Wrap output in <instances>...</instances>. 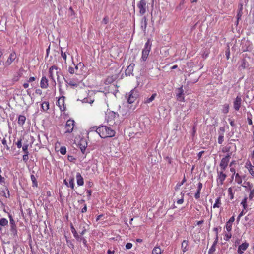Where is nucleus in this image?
I'll use <instances>...</instances> for the list:
<instances>
[{
    "label": "nucleus",
    "instance_id": "a211bd4d",
    "mask_svg": "<svg viewBox=\"0 0 254 254\" xmlns=\"http://www.w3.org/2000/svg\"><path fill=\"white\" fill-rule=\"evenodd\" d=\"M182 87L179 88L177 90V98L178 101H183L184 99Z\"/></svg>",
    "mask_w": 254,
    "mask_h": 254
},
{
    "label": "nucleus",
    "instance_id": "f704fd0d",
    "mask_svg": "<svg viewBox=\"0 0 254 254\" xmlns=\"http://www.w3.org/2000/svg\"><path fill=\"white\" fill-rule=\"evenodd\" d=\"M235 181L239 184H241L242 182V179L238 173L235 175Z\"/></svg>",
    "mask_w": 254,
    "mask_h": 254
},
{
    "label": "nucleus",
    "instance_id": "2eb2a0df",
    "mask_svg": "<svg viewBox=\"0 0 254 254\" xmlns=\"http://www.w3.org/2000/svg\"><path fill=\"white\" fill-rule=\"evenodd\" d=\"M242 99L241 97L237 96L234 102V108L236 111H239L241 105Z\"/></svg>",
    "mask_w": 254,
    "mask_h": 254
},
{
    "label": "nucleus",
    "instance_id": "5fc2aeb1",
    "mask_svg": "<svg viewBox=\"0 0 254 254\" xmlns=\"http://www.w3.org/2000/svg\"><path fill=\"white\" fill-rule=\"evenodd\" d=\"M36 78L35 77H30L28 80H27V82L29 83L32 82L34 81H35Z\"/></svg>",
    "mask_w": 254,
    "mask_h": 254
},
{
    "label": "nucleus",
    "instance_id": "f257e3e1",
    "mask_svg": "<svg viewBox=\"0 0 254 254\" xmlns=\"http://www.w3.org/2000/svg\"><path fill=\"white\" fill-rule=\"evenodd\" d=\"M96 132L102 138L113 137L116 134V131L111 127L107 126L99 127L96 128Z\"/></svg>",
    "mask_w": 254,
    "mask_h": 254
},
{
    "label": "nucleus",
    "instance_id": "052dcab7",
    "mask_svg": "<svg viewBox=\"0 0 254 254\" xmlns=\"http://www.w3.org/2000/svg\"><path fill=\"white\" fill-rule=\"evenodd\" d=\"M184 202V199L183 198H181L180 199H178L177 201V203L178 204H182Z\"/></svg>",
    "mask_w": 254,
    "mask_h": 254
},
{
    "label": "nucleus",
    "instance_id": "412c9836",
    "mask_svg": "<svg viewBox=\"0 0 254 254\" xmlns=\"http://www.w3.org/2000/svg\"><path fill=\"white\" fill-rule=\"evenodd\" d=\"M246 167L249 170L250 173L252 175L254 176V166H252L250 161H248L246 163Z\"/></svg>",
    "mask_w": 254,
    "mask_h": 254
},
{
    "label": "nucleus",
    "instance_id": "c03bdc74",
    "mask_svg": "<svg viewBox=\"0 0 254 254\" xmlns=\"http://www.w3.org/2000/svg\"><path fill=\"white\" fill-rule=\"evenodd\" d=\"M79 228L81 230V231L80 232V233L81 234V235H83L86 232V229L85 226H82V225H81L79 226Z\"/></svg>",
    "mask_w": 254,
    "mask_h": 254
},
{
    "label": "nucleus",
    "instance_id": "79ce46f5",
    "mask_svg": "<svg viewBox=\"0 0 254 254\" xmlns=\"http://www.w3.org/2000/svg\"><path fill=\"white\" fill-rule=\"evenodd\" d=\"M60 152L61 154L65 155L66 153V148L64 146H62L61 147L60 149Z\"/></svg>",
    "mask_w": 254,
    "mask_h": 254
},
{
    "label": "nucleus",
    "instance_id": "49530a36",
    "mask_svg": "<svg viewBox=\"0 0 254 254\" xmlns=\"http://www.w3.org/2000/svg\"><path fill=\"white\" fill-rule=\"evenodd\" d=\"M17 147L18 148H20L22 146V139L20 138L18 140L17 142L16 143Z\"/></svg>",
    "mask_w": 254,
    "mask_h": 254
},
{
    "label": "nucleus",
    "instance_id": "680f3d73",
    "mask_svg": "<svg viewBox=\"0 0 254 254\" xmlns=\"http://www.w3.org/2000/svg\"><path fill=\"white\" fill-rule=\"evenodd\" d=\"M234 220H235V216H233L232 217H231L230 218V219L228 221V222L232 224V223L234 221Z\"/></svg>",
    "mask_w": 254,
    "mask_h": 254
},
{
    "label": "nucleus",
    "instance_id": "9b49d317",
    "mask_svg": "<svg viewBox=\"0 0 254 254\" xmlns=\"http://www.w3.org/2000/svg\"><path fill=\"white\" fill-rule=\"evenodd\" d=\"M64 99L65 97L62 96L59 97L56 103L57 105L58 106V107L60 108V110L62 112L64 111L66 109V106L64 105Z\"/></svg>",
    "mask_w": 254,
    "mask_h": 254
},
{
    "label": "nucleus",
    "instance_id": "7ed1b4c3",
    "mask_svg": "<svg viewBox=\"0 0 254 254\" xmlns=\"http://www.w3.org/2000/svg\"><path fill=\"white\" fill-rule=\"evenodd\" d=\"M82 79L83 78L82 76H77L76 77H73L67 80H65V81L71 87H77L81 83Z\"/></svg>",
    "mask_w": 254,
    "mask_h": 254
},
{
    "label": "nucleus",
    "instance_id": "9d476101",
    "mask_svg": "<svg viewBox=\"0 0 254 254\" xmlns=\"http://www.w3.org/2000/svg\"><path fill=\"white\" fill-rule=\"evenodd\" d=\"M138 96L137 92L134 90H131L129 93L127 98V102L129 104L132 103L135 101Z\"/></svg>",
    "mask_w": 254,
    "mask_h": 254
},
{
    "label": "nucleus",
    "instance_id": "864d4df0",
    "mask_svg": "<svg viewBox=\"0 0 254 254\" xmlns=\"http://www.w3.org/2000/svg\"><path fill=\"white\" fill-rule=\"evenodd\" d=\"M132 244L131 243H127L126 245V248L127 249H130L132 248Z\"/></svg>",
    "mask_w": 254,
    "mask_h": 254
},
{
    "label": "nucleus",
    "instance_id": "e433bc0d",
    "mask_svg": "<svg viewBox=\"0 0 254 254\" xmlns=\"http://www.w3.org/2000/svg\"><path fill=\"white\" fill-rule=\"evenodd\" d=\"M31 179L33 183V186L37 187V182L36 181V178L34 175H31Z\"/></svg>",
    "mask_w": 254,
    "mask_h": 254
},
{
    "label": "nucleus",
    "instance_id": "b1692460",
    "mask_svg": "<svg viewBox=\"0 0 254 254\" xmlns=\"http://www.w3.org/2000/svg\"><path fill=\"white\" fill-rule=\"evenodd\" d=\"M181 248L182 251L185 253L188 250V241L187 240H184L181 245Z\"/></svg>",
    "mask_w": 254,
    "mask_h": 254
},
{
    "label": "nucleus",
    "instance_id": "a878e982",
    "mask_svg": "<svg viewBox=\"0 0 254 254\" xmlns=\"http://www.w3.org/2000/svg\"><path fill=\"white\" fill-rule=\"evenodd\" d=\"M41 108L43 111H47L49 109V103L47 101H44L41 104Z\"/></svg>",
    "mask_w": 254,
    "mask_h": 254
},
{
    "label": "nucleus",
    "instance_id": "603ef678",
    "mask_svg": "<svg viewBox=\"0 0 254 254\" xmlns=\"http://www.w3.org/2000/svg\"><path fill=\"white\" fill-rule=\"evenodd\" d=\"M242 8H241L240 10L238 12L237 14V23H238V20L241 18L242 16Z\"/></svg>",
    "mask_w": 254,
    "mask_h": 254
},
{
    "label": "nucleus",
    "instance_id": "a18cd8bd",
    "mask_svg": "<svg viewBox=\"0 0 254 254\" xmlns=\"http://www.w3.org/2000/svg\"><path fill=\"white\" fill-rule=\"evenodd\" d=\"M29 153H24L23 155L22 159L25 163H26L29 159L28 155Z\"/></svg>",
    "mask_w": 254,
    "mask_h": 254
},
{
    "label": "nucleus",
    "instance_id": "37998d69",
    "mask_svg": "<svg viewBox=\"0 0 254 254\" xmlns=\"http://www.w3.org/2000/svg\"><path fill=\"white\" fill-rule=\"evenodd\" d=\"M232 224L227 222L226 225V229L228 232H230L232 230Z\"/></svg>",
    "mask_w": 254,
    "mask_h": 254
},
{
    "label": "nucleus",
    "instance_id": "f3484780",
    "mask_svg": "<svg viewBox=\"0 0 254 254\" xmlns=\"http://www.w3.org/2000/svg\"><path fill=\"white\" fill-rule=\"evenodd\" d=\"M16 58V55L15 52H13L11 53L6 62V64L7 65H10L12 64V63L15 60Z\"/></svg>",
    "mask_w": 254,
    "mask_h": 254
},
{
    "label": "nucleus",
    "instance_id": "3c124183",
    "mask_svg": "<svg viewBox=\"0 0 254 254\" xmlns=\"http://www.w3.org/2000/svg\"><path fill=\"white\" fill-rule=\"evenodd\" d=\"M241 204L243 205L244 209H246L247 207V198H245L241 202Z\"/></svg>",
    "mask_w": 254,
    "mask_h": 254
},
{
    "label": "nucleus",
    "instance_id": "338daca9",
    "mask_svg": "<svg viewBox=\"0 0 254 254\" xmlns=\"http://www.w3.org/2000/svg\"><path fill=\"white\" fill-rule=\"evenodd\" d=\"M29 83V82H27L24 83L23 84V87H24L25 89H26V88H28V87H29V83Z\"/></svg>",
    "mask_w": 254,
    "mask_h": 254
},
{
    "label": "nucleus",
    "instance_id": "c9c22d12",
    "mask_svg": "<svg viewBox=\"0 0 254 254\" xmlns=\"http://www.w3.org/2000/svg\"><path fill=\"white\" fill-rule=\"evenodd\" d=\"M147 26L146 18L144 17L141 21V27L142 29L145 31Z\"/></svg>",
    "mask_w": 254,
    "mask_h": 254
},
{
    "label": "nucleus",
    "instance_id": "f8f14e48",
    "mask_svg": "<svg viewBox=\"0 0 254 254\" xmlns=\"http://www.w3.org/2000/svg\"><path fill=\"white\" fill-rule=\"evenodd\" d=\"M49 81L46 76H43L40 82V86L42 89H47L49 86Z\"/></svg>",
    "mask_w": 254,
    "mask_h": 254
},
{
    "label": "nucleus",
    "instance_id": "f03ea898",
    "mask_svg": "<svg viewBox=\"0 0 254 254\" xmlns=\"http://www.w3.org/2000/svg\"><path fill=\"white\" fill-rule=\"evenodd\" d=\"M60 73V69L56 65L51 66L48 71L49 77L52 81L53 85L55 87L56 85V82L55 80V77H57V81L61 83L60 80L59 74Z\"/></svg>",
    "mask_w": 254,
    "mask_h": 254
},
{
    "label": "nucleus",
    "instance_id": "dca6fc26",
    "mask_svg": "<svg viewBox=\"0 0 254 254\" xmlns=\"http://www.w3.org/2000/svg\"><path fill=\"white\" fill-rule=\"evenodd\" d=\"M249 244L247 242H245L240 245L238 249V253L239 254H242L244 253V251H245L248 247Z\"/></svg>",
    "mask_w": 254,
    "mask_h": 254
},
{
    "label": "nucleus",
    "instance_id": "ea45409f",
    "mask_svg": "<svg viewBox=\"0 0 254 254\" xmlns=\"http://www.w3.org/2000/svg\"><path fill=\"white\" fill-rule=\"evenodd\" d=\"M61 57L64 60V63L66 64L67 55L65 52H64L62 50L61 52Z\"/></svg>",
    "mask_w": 254,
    "mask_h": 254
},
{
    "label": "nucleus",
    "instance_id": "c85d7f7f",
    "mask_svg": "<svg viewBox=\"0 0 254 254\" xmlns=\"http://www.w3.org/2000/svg\"><path fill=\"white\" fill-rule=\"evenodd\" d=\"M217 243V238H216V240L214 242L213 244L211 246V247L210 248L209 251H208V254H212L214 251H215V246L216 245V243Z\"/></svg>",
    "mask_w": 254,
    "mask_h": 254
},
{
    "label": "nucleus",
    "instance_id": "c756f323",
    "mask_svg": "<svg viewBox=\"0 0 254 254\" xmlns=\"http://www.w3.org/2000/svg\"><path fill=\"white\" fill-rule=\"evenodd\" d=\"M1 143L4 147V149H6L7 151L10 150V147L7 144V141L5 137L2 138L1 140Z\"/></svg>",
    "mask_w": 254,
    "mask_h": 254
},
{
    "label": "nucleus",
    "instance_id": "0e129e2a",
    "mask_svg": "<svg viewBox=\"0 0 254 254\" xmlns=\"http://www.w3.org/2000/svg\"><path fill=\"white\" fill-rule=\"evenodd\" d=\"M244 211L243 210L238 215V217L237 218V220L239 221L240 219V218L244 215Z\"/></svg>",
    "mask_w": 254,
    "mask_h": 254
},
{
    "label": "nucleus",
    "instance_id": "2f4dec72",
    "mask_svg": "<svg viewBox=\"0 0 254 254\" xmlns=\"http://www.w3.org/2000/svg\"><path fill=\"white\" fill-rule=\"evenodd\" d=\"M69 187H70L72 190L74 188V177H70L69 180Z\"/></svg>",
    "mask_w": 254,
    "mask_h": 254
},
{
    "label": "nucleus",
    "instance_id": "13d9d810",
    "mask_svg": "<svg viewBox=\"0 0 254 254\" xmlns=\"http://www.w3.org/2000/svg\"><path fill=\"white\" fill-rule=\"evenodd\" d=\"M157 249L158 247H155L152 251V254H159V253L157 252Z\"/></svg>",
    "mask_w": 254,
    "mask_h": 254
},
{
    "label": "nucleus",
    "instance_id": "39448f33",
    "mask_svg": "<svg viewBox=\"0 0 254 254\" xmlns=\"http://www.w3.org/2000/svg\"><path fill=\"white\" fill-rule=\"evenodd\" d=\"M9 218L10 219L11 235L13 238L16 237H17V227L15 224V221L14 219L12 218L11 215H9Z\"/></svg>",
    "mask_w": 254,
    "mask_h": 254
},
{
    "label": "nucleus",
    "instance_id": "4d7b16f0",
    "mask_svg": "<svg viewBox=\"0 0 254 254\" xmlns=\"http://www.w3.org/2000/svg\"><path fill=\"white\" fill-rule=\"evenodd\" d=\"M223 141V136H219L218 138V142L219 144H221Z\"/></svg>",
    "mask_w": 254,
    "mask_h": 254
},
{
    "label": "nucleus",
    "instance_id": "6e6552de",
    "mask_svg": "<svg viewBox=\"0 0 254 254\" xmlns=\"http://www.w3.org/2000/svg\"><path fill=\"white\" fill-rule=\"evenodd\" d=\"M75 74L77 76H82L83 69H84V65L82 63L80 62L76 65H75Z\"/></svg>",
    "mask_w": 254,
    "mask_h": 254
},
{
    "label": "nucleus",
    "instance_id": "20e7f679",
    "mask_svg": "<svg viewBox=\"0 0 254 254\" xmlns=\"http://www.w3.org/2000/svg\"><path fill=\"white\" fill-rule=\"evenodd\" d=\"M151 44L150 41L148 40L145 44L144 48L142 51V57L141 59L143 61H145L147 59L148 55L150 51Z\"/></svg>",
    "mask_w": 254,
    "mask_h": 254
},
{
    "label": "nucleus",
    "instance_id": "aec40b11",
    "mask_svg": "<svg viewBox=\"0 0 254 254\" xmlns=\"http://www.w3.org/2000/svg\"><path fill=\"white\" fill-rule=\"evenodd\" d=\"M117 78V75H112L111 76H109L107 77L105 81V83L106 84H111L113 83Z\"/></svg>",
    "mask_w": 254,
    "mask_h": 254
},
{
    "label": "nucleus",
    "instance_id": "de8ad7c7",
    "mask_svg": "<svg viewBox=\"0 0 254 254\" xmlns=\"http://www.w3.org/2000/svg\"><path fill=\"white\" fill-rule=\"evenodd\" d=\"M79 241H82L83 244L85 246H87V240L83 237H79V240H78Z\"/></svg>",
    "mask_w": 254,
    "mask_h": 254
},
{
    "label": "nucleus",
    "instance_id": "69168bd1",
    "mask_svg": "<svg viewBox=\"0 0 254 254\" xmlns=\"http://www.w3.org/2000/svg\"><path fill=\"white\" fill-rule=\"evenodd\" d=\"M202 188V184L201 183L199 182L198 183V190L200 191Z\"/></svg>",
    "mask_w": 254,
    "mask_h": 254
},
{
    "label": "nucleus",
    "instance_id": "0eeeda50",
    "mask_svg": "<svg viewBox=\"0 0 254 254\" xmlns=\"http://www.w3.org/2000/svg\"><path fill=\"white\" fill-rule=\"evenodd\" d=\"M75 122L74 120L69 119L67 121L65 126V133H71L72 132L74 127Z\"/></svg>",
    "mask_w": 254,
    "mask_h": 254
},
{
    "label": "nucleus",
    "instance_id": "09e8293b",
    "mask_svg": "<svg viewBox=\"0 0 254 254\" xmlns=\"http://www.w3.org/2000/svg\"><path fill=\"white\" fill-rule=\"evenodd\" d=\"M108 22H109L108 16H105L102 21V23L104 24H107L108 23Z\"/></svg>",
    "mask_w": 254,
    "mask_h": 254
},
{
    "label": "nucleus",
    "instance_id": "473e14b6",
    "mask_svg": "<svg viewBox=\"0 0 254 254\" xmlns=\"http://www.w3.org/2000/svg\"><path fill=\"white\" fill-rule=\"evenodd\" d=\"M28 147L29 144L27 143V142L23 143V145L22 146V150L24 153H29V151L28 150Z\"/></svg>",
    "mask_w": 254,
    "mask_h": 254
},
{
    "label": "nucleus",
    "instance_id": "774afa93",
    "mask_svg": "<svg viewBox=\"0 0 254 254\" xmlns=\"http://www.w3.org/2000/svg\"><path fill=\"white\" fill-rule=\"evenodd\" d=\"M4 178L0 175V183L4 182Z\"/></svg>",
    "mask_w": 254,
    "mask_h": 254
},
{
    "label": "nucleus",
    "instance_id": "e2e57ef3",
    "mask_svg": "<svg viewBox=\"0 0 254 254\" xmlns=\"http://www.w3.org/2000/svg\"><path fill=\"white\" fill-rule=\"evenodd\" d=\"M42 90L40 89H37L35 91V93L37 94H39V95H41L42 94Z\"/></svg>",
    "mask_w": 254,
    "mask_h": 254
},
{
    "label": "nucleus",
    "instance_id": "7c9ffc66",
    "mask_svg": "<svg viewBox=\"0 0 254 254\" xmlns=\"http://www.w3.org/2000/svg\"><path fill=\"white\" fill-rule=\"evenodd\" d=\"M228 196H229L230 199H233L234 198V191L232 187H230L228 189Z\"/></svg>",
    "mask_w": 254,
    "mask_h": 254
},
{
    "label": "nucleus",
    "instance_id": "72a5a7b5",
    "mask_svg": "<svg viewBox=\"0 0 254 254\" xmlns=\"http://www.w3.org/2000/svg\"><path fill=\"white\" fill-rule=\"evenodd\" d=\"M8 220L4 218H1L0 220V225L1 226H5L8 225Z\"/></svg>",
    "mask_w": 254,
    "mask_h": 254
},
{
    "label": "nucleus",
    "instance_id": "5701e85b",
    "mask_svg": "<svg viewBox=\"0 0 254 254\" xmlns=\"http://www.w3.org/2000/svg\"><path fill=\"white\" fill-rule=\"evenodd\" d=\"M135 64H130L129 65H128L126 70V74L130 75L132 73L133 71V68L134 67Z\"/></svg>",
    "mask_w": 254,
    "mask_h": 254
},
{
    "label": "nucleus",
    "instance_id": "bb28decb",
    "mask_svg": "<svg viewBox=\"0 0 254 254\" xmlns=\"http://www.w3.org/2000/svg\"><path fill=\"white\" fill-rule=\"evenodd\" d=\"M221 204L222 203L221 201V198L220 197H218L215 200V202L213 206V208H219L221 206Z\"/></svg>",
    "mask_w": 254,
    "mask_h": 254
},
{
    "label": "nucleus",
    "instance_id": "bf43d9fd",
    "mask_svg": "<svg viewBox=\"0 0 254 254\" xmlns=\"http://www.w3.org/2000/svg\"><path fill=\"white\" fill-rule=\"evenodd\" d=\"M200 191L197 190V192L195 194V198L198 199L200 197Z\"/></svg>",
    "mask_w": 254,
    "mask_h": 254
},
{
    "label": "nucleus",
    "instance_id": "4468645a",
    "mask_svg": "<svg viewBox=\"0 0 254 254\" xmlns=\"http://www.w3.org/2000/svg\"><path fill=\"white\" fill-rule=\"evenodd\" d=\"M117 116H118V115L114 112H111L109 113L107 118V122L110 125H113L115 124V122L112 121V119L115 118Z\"/></svg>",
    "mask_w": 254,
    "mask_h": 254
},
{
    "label": "nucleus",
    "instance_id": "a19ab883",
    "mask_svg": "<svg viewBox=\"0 0 254 254\" xmlns=\"http://www.w3.org/2000/svg\"><path fill=\"white\" fill-rule=\"evenodd\" d=\"M222 112L225 114L228 113V112H229V105H228L225 104V105H223Z\"/></svg>",
    "mask_w": 254,
    "mask_h": 254
},
{
    "label": "nucleus",
    "instance_id": "423d86ee",
    "mask_svg": "<svg viewBox=\"0 0 254 254\" xmlns=\"http://www.w3.org/2000/svg\"><path fill=\"white\" fill-rule=\"evenodd\" d=\"M137 7L139 9V13L144 15L146 11L147 8V1L146 0H141L137 4Z\"/></svg>",
    "mask_w": 254,
    "mask_h": 254
},
{
    "label": "nucleus",
    "instance_id": "6e6d98bb",
    "mask_svg": "<svg viewBox=\"0 0 254 254\" xmlns=\"http://www.w3.org/2000/svg\"><path fill=\"white\" fill-rule=\"evenodd\" d=\"M87 211V205L86 204H84L83 208L81 209V213H85Z\"/></svg>",
    "mask_w": 254,
    "mask_h": 254
},
{
    "label": "nucleus",
    "instance_id": "6ab92c4d",
    "mask_svg": "<svg viewBox=\"0 0 254 254\" xmlns=\"http://www.w3.org/2000/svg\"><path fill=\"white\" fill-rule=\"evenodd\" d=\"M76 180H77V184L78 186H82L84 184V180L83 178L81 176L80 173H77L76 176Z\"/></svg>",
    "mask_w": 254,
    "mask_h": 254
},
{
    "label": "nucleus",
    "instance_id": "4be33fe9",
    "mask_svg": "<svg viewBox=\"0 0 254 254\" xmlns=\"http://www.w3.org/2000/svg\"><path fill=\"white\" fill-rule=\"evenodd\" d=\"M26 121V117L23 115H19L18 118L17 123L19 126H23Z\"/></svg>",
    "mask_w": 254,
    "mask_h": 254
},
{
    "label": "nucleus",
    "instance_id": "8fccbe9b",
    "mask_svg": "<svg viewBox=\"0 0 254 254\" xmlns=\"http://www.w3.org/2000/svg\"><path fill=\"white\" fill-rule=\"evenodd\" d=\"M225 238L224 239L226 241H228L229 239L231 238L232 235L231 233H230V232H228V233H226L225 235Z\"/></svg>",
    "mask_w": 254,
    "mask_h": 254
},
{
    "label": "nucleus",
    "instance_id": "4c0bfd02",
    "mask_svg": "<svg viewBox=\"0 0 254 254\" xmlns=\"http://www.w3.org/2000/svg\"><path fill=\"white\" fill-rule=\"evenodd\" d=\"M74 66H75V64H73V66H69V68H68V72H69V73L71 74H75V68H74Z\"/></svg>",
    "mask_w": 254,
    "mask_h": 254
},
{
    "label": "nucleus",
    "instance_id": "1a4fd4ad",
    "mask_svg": "<svg viewBox=\"0 0 254 254\" xmlns=\"http://www.w3.org/2000/svg\"><path fill=\"white\" fill-rule=\"evenodd\" d=\"M230 155L231 154H228L226 157L223 158L221 159L220 164V167L221 170H225L226 169L229 161Z\"/></svg>",
    "mask_w": 254,
    "mask_h": 254
},
{
    "label": "nucleus",
    "instance_id": "393cba45",
    "mask_svg": "<svg viewBox=\"0 0 254 254\" xmlns=\"http://www.w3.org/2000/svg\"><path fill=\"white\" fill-rule=\"evenodd\" d=\"M71 232L73 234L74 237L77 239V240H79V235L77 233L76 229L73 227L72 225H71Z\"/></svg>",
    "mask_w": 254,
    "mask_h": 254
},
{
    "label": "nucleus",
    "instance_id": "ddd939ff",
    "mask_svg": "<svg viewBox=\"0 0 254 254\" xmlns=\"http://www.w3.org/2000/svg\"><path fill=\"white\" fill-rule=\"evenodd\" d=\"M223 171L222 170L218 172L217 182L221 185L223 184L224 181L227 177V175L223 173Z\"/></svg>",
    "mask_w": 254,
    "mask_h": 254
},
{
    "label": "nucleus",
    "instance_id": "cd10ccee",
    "mask_svg": "<svg viewBox=\"0 0 254 254\" xmlns=\"http://www.w3.org/2000/svg\"><path fill=\"white\" fill-rule=\"evenodd\" d=\"M157 96V94L156 93H153L151 96L149 98H147L145 101H144V103H149L151 102H152L155 98Z\"/></svg>",
    "mask_w": 254,
    "mask_h": 254
},
{
    "label": "nucleus",
    "instance_id": "58836bf2",
    "mask_svg": "<svg viewBox=\"0 0 254 254\" xmlns=\"http://www.w3.org/2000/svg\"><path fill=\"white\" fill-rule=\"evenodd\" d=\"M254 197V189L252 188V187L250 188V194L249 197L250 199H252Z\"/></svg>",
    "mask_w": 254,
    "mask_h": 254
}]
</instances>
